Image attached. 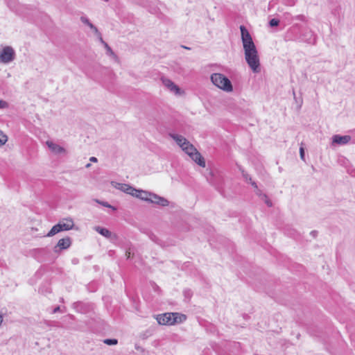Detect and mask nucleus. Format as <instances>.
Wrapping results in <instances>:
<instances>
[{
    "label": "nucleus",
    "mask_w": 355,
    "mask_h": 355,
    "mask_svg": "<svg viewBox=\"0 0 355 355\" xmlns=\"http://www.w3.org/2000/svg\"><path fill=\"white\" fill-rule=\"evenodd\" d=\"M80 20H81V22H83V23L89 22L88 19L85 16H82L80 18Z\"/></svg>",
    "instance_id": "393cba45"
},
{
    "label": "nucleus",
    "mask_w": 355,
    "mask_h": 355,
    "mask_svg": "<svg viewBox=\"0 0 355 355\" xmlns=\"http://www.w3.org/2000/svg\"><path fill=\"white\" fill-rule=\"evenodd\" d=\"M157 321L159 324L173 325L186 320L187 317L179 313H165L157 315Z\"/></svg>",
    "instance_id": "7ed1b4c3"
},
{
    "label": "nucleus",
    "mask_w": 355,
    "mask_h": 355,
    "mask_svg": "<svg viewBox=\"0 0 355 355\" xmlns=\"http://www.w3.org/2000/svg\"><path fill=\"white\" fill-rule=\"evenodd\" d=\"M149 202L154 203L162 207H166L169 204L168 200L153 193H152L150 198H149Z\"/></svg>",
    "instance_id": "f8f14e48"
},
{
    "label": "nucleus",
    "mask_w": 355,
    "mask_h": 355,
    "mask_svg": "<svg viewBox=\"0 0 355 355\" xmlns=\"http://www.w3.org/2000/svg\"><path fill=\"white\" fill-rule=\"evenodd\" d=\"M300 155L302 159H304V150L302 147L300 148Z\"/></svg>",
    "instance_id": "5701e85b"
},
{
    "label": "nucleus",
    "mask_w": 355,
    "mask_h": 355,
    "mask_svg": "<svg viewBox=\"0 0 355 355\" xmlns=\"http://www.w3.org/2000/svg\"><path fill=\"white\" fill-rule=\"evenodd\" d=\"M103 206L105 207H112L113 209H115L113 207H112L110 205H109L107 202H103L101 203Z\"/></svg>",
    "instance_id": "a878e982"
},
{
    "label": "nucleus",
    "mask_w": 355,
    "mask_h": 355,
    "mask_svg": "<svg viewBox=\"0 0 355 355\" xmlns=\"http://www.w3.org/2000/svg\"><path fill=\"white\" fill-rule=\"evenodd\" d=\"M169 135L175 141L182 150L192 159V160L199 166L205 167V161L201 154L185 137L175 133H170Z\"/></svg>",
    "instance_id": "f03ea898"
},
{
    "label": "nucleus",
    "mask_w": 355,
    "mask_h": 355,
    "mask_svg": "<svg viewBox=\"0 0 355 355\" xmlns=\"http://www.w3.org/2000/svg\"><path fill=\"white\" fill-rule=\"evenodd\" d=\"M95 230L97 232L106 238H110L112 235L111 232L106 228L98 226L95 227Z\"/></svg>",
    "instance_id": "f3484780"
},
{
    "label": "nucleus",
    "mask_w": 355,
    "mask_h": 355,
    "mask_svg": "<svg viewBox=\"0 0 355 355\" xmlns=\"http://www.w3.org/2000/svg\"><path fill=\"white\" fill-rule=\"evenodd\" d=\"M311 234L313 237H315V236H316V234H317V232H316V231H312V232H311Z\"/></svg>",
    "instance_id": "72a5a7b5"
},
{
    "label": "nucleus",
    "mask_w": 355,
    "mask_h": 355,
    "mask_svg": "<svg viewBox=\"0 0 355 355\" xmlns=\"http://www.w3.org/2000/svg\"><path fill=\"white\" fill-rule=\"evenodd\" d=\"M90 28L94 31V32L96 33V35L98 36V38L101 43L105 46L106 49V53L109 55H114V52L112 51V49L109 46V45L103 40V37H101V33L98 32L97 28L94 26V24H87Z\"/></svg>",
    "instance_id": "9d476101"
},
{
    "label": "nucleus",
    "mask_w": 355,
    "mask_h": 355,
    "mask_svg": "<svg viewBox=\"0 0 355 355\" xmlns=\"http://www.w3.org/2000/svg\"><path fill=\"white\" fill-rule=\"evenodd\" d=\"M89 166H90V164H87L86 165V167H87V168H88V167H89Z\"/></svg>",
    "instance_id": "c9c22d12"
},
{
    "label": "nucleus",
    "mask_w": 355,
    "mask_h": 355,
    "mask_svg": "<svg viewBox=\"0 0 355 355\" xmlns=\"http://www.w3.org/2000/svg\"><path fill=\"white\" fill-rule=\"evenodd\" d=\"M349 173L352 176H354V177H355V169H352V171H349Z\"/></svg>",
    "instance_id": "473e14b6"
},
{
    "label": "nucleus",
    "mask_w": 355,
    "mask_h": 355,
    "mask_svg": "<svg viewBox=\"0 0 355 355\" xmlns=\"http://www.w3.org/2000/svg\"><path fill=\"white\" fill-rule=\"evenodd\" d=\"M182 48H184V49H190V48L187 47V46H182Z\"/></svg>",
    "instance_id": "f704fd0d"
},
{
    "label": "nucleus",
    "mask_w": 355,
    "mask_h": 355,
    "mask_svg": "<svg viewBox=\"0 0 355 355\" xmlns=\"http://www.w3.org/2000/svg\"><path fill=\"white\" fill-rule=\"evenodd\" d=\"M209 176H207L206 178H207V180L213 186H215L216 187V184L215 182H214L213 180V178H212V172L211 171H209Z\"/></svg>",
    "instance_id": "aec40b11"
},
{
    "label": "nucleus",
    "mask_w": 355,
    "mask_h": 355,
    "mask_svg": "<svg viewBox=\"0 0 355 355\" xmlns=\"http://www.w3.org/2000/svg\"><path fill=\"white\" fill-rule=\"evenodd\" d=\"M131 253H132V251H131V248H130L125 252V256L127 257V259H129L130 257Z\"/></svg>",
    "instance_id": "b1692460"
},
{
    "label": "nucleus",
    "mask_w": 355,
    "mask_h": 355,
    "mask_svg": "<svg viewBox=\"0 0 355 355\" xmlns=\"http://www.w3.org/2000/svg\"><path fill=\"white\" fill-rule=\"evenodd\" d=\"M269 24V28H273L274 27L277 26L279 24Z\"/></svg>",
    "instance_id": "c85d7f7f"
},
{
    "label": "nucleus",
    "mask_w": 355,
    "mask_h": 355,
    "mask_svg": "<svg viewBox=\"0 0 355 355\" xmlns=\"http://www.w3.org/2000/svg\"><path fill=\"white\" fill-rule=\"evenodd\" d=\"M240 30L245 62L254 73H259L261 70L260 60L252 37L243 25L240 26Z\"/></svg>",
    "instance_id": "f257e3e1"
},
{
    "label": "nucleus",
    "mask_w": 355,
    "mask_h": 355,
    "mask_svg": "<svg viewBox=\"0 0 355 355\" xmlns=\"http://www.w3.org/2000/svg\"><path fill=\"white\" fill-rule=\"evenodd\" d=\"M8 107V103L3 100H0V108H6Z\"/></svg>",
    "instance_id": "4be33fe9"
},
{
    "label": "nucleus",
    "mask_w": 355,
    "mask_h": 355,
    "mask_svg": "<svg viewBox=\"0 0 355 355\" xmlns=\"http://www.w3.org/2000/svg\"><path fill=\"white\" fill-rule=\"evenodd\" d=\"M111 185L114 188H115L118 190H120L127 194H130L131 196H132V193H134V191L135 189V188L132 187L130 184H124V183H119V182H117L115 181H112Z\"/></svg>",
    "instance_id": "6e6552de"
},
{
    "label": "nucleus",
    "mask_w": 355,
    "mask_h": 355,
    "mask_svg": "<svg viewBox=\"0 0 355 355\" xmlns=\"http://www.w3.org/2000/svg\"><path fill=\"white\" fill-rule=\"evenodd\" d=\"M89 160H90L91 162H97V161H98L97 158H96V157H91L89 158Z\"/></svg>",
    "instance_id": "c756f323"
},
{
    "label": "nucleus",
    "mask_w": 355,
    "mask_h": 355,
    "mask_svg": "<svg viewBox=\"0 0 355 355\" xmlns=\"http://www.w3.org/2000/svg\"><path fill=\"white\" fill-rule=\"evenodd\" d=\"M8 141V137L3 131L0 130V147L3 146Z\"/></svg>",
    "instance_id": "a211bd4d"
},
{
    "label": "nucleus",
    "mask_w": 355,
    "mask_h": 355,
    "mask_svg": "<svg viewBox=\"0 0 355 355\" xmlns=\"http://www.w3.org/2000/svg\"><path fill=\"white\" fill-rule=\"evenodd\" d=\"M255 193L261 198V200H264L268 207H270L272 206L271 200L268 198L266 194L262 193L261 191L259 188L255 190Z\"/></svg>",
    "instance_id": "2eb2a0df"
},
{
    "label": "nucleus",
    "mask_w": 355,
    "mask_h": 355,
    "mask_svg": "<svg viewBox=\"0 0 355 355\" xmlns=\"http://www.w3.org/2000/svg\"><path fill=\"white\" fill-rule=\"evenodd\" d=\"M250 183L255 188V189H257L258 188L255 182L251 181Z\"/></svg>",
    "instance_id": "7c9ffc66"
},
{
    "label": "nucleus",
    "mask_w": 355,
    "mask_h": 355,
    "mask_svg": "<svg viewBox=\"0 0 355 355\" xmlns=\"http://www.w3.org/2000/svg\"><path fill=\"white\" fill-rule=\"evenodd\" d=\"M293 20H300V21H306L305 16L304 15H297L292 19Z\"/></svg>",
    "instance_id": "412c9836"
},
{
    "label": "nucleus",
    "mask_w": 355,
    "mask_h": 355,
    "mask_svg": "<svg viewBox=\"0 0 355 355\" xmlns=\"http://www.w3.org/2000/svg\"><path fill=\"white\" fill-rule=\"evenodd\" d=\"M103 342L105 344L108 345H114L118 343V340L114 338H113V339L107 338V339L104 340Z\"/></svg>",
    "instance_id": "6ab92c4d"
},
{
    "label": "nucleus",
    "mask_w": 355,
    "mask_h": 355,
    "mask_svg": "<svg viewBox=\"0 0 355 355\" xmlns=\"http://www.w3.org/2000/svg\"><path fill=\"white\" fill-rule=\"evenodd\" d=\"M151 195V192L137 189H135L134 193H132V196L136 197L146 202H149V198H150Z\"/></svg>",
    "instance_id": "ddd939ff"
},
{
    "label": "nucleus",
    "mask_w": 355,
    "mask_h": 355,
    "mask_svg": "<svg viewBox=\"0 0 355 355\" xmlns=\"http://www.w3.org/2000/svg\"><path fill=\"white\" fill-rule=\"evenodd\" d=\"M352 140L349 135H334L331 137V145L344 146L347 144Z\"/></svg>",
    "instance_id": "0eeeda50"
},
{
    "label": "nucleus",
    "mask_w": 355,
    "mask_h": 355,
    "mask_svg": "<svg viewBox=\"0 0 355 355\" xmlns=\"http://www.w3.org/2000/svg\"><path fill=\"white\" fill-rule=\"evenodd\" d=\"M15 59V51L12 46H6L0 51V62L8 64Z\"/></svg>",
    "instance_id": "423d86ee"
},
{
    "label": "nucleus",
    "mask_w": 355,
    "mask_h": 355,
    "mask_svg": "<svg viewBox=\"0 0 355 355\" xmlns=\"http://www.w3.org/2000/svg\"><path fill=\"white\" fill-rule=\"evenodd\" d=\"M244 177L245 178V180L250 182L252 180V178L248 175H244Z\"/></svg>",
    "instance_id": "bb28decb"
},
{
    "label": "nucleus",
    "mask_w": 355,
    "mask_h": 355,
    "mask_svg": "<svg viewBox=\"0 0 355 355\" xmlns=\"http://www.w3.org/2000/svg\"><path fill=\"white\" fill-rule=\"evenodd\" d=\"M60 311V306H56L53 310V313H55L58 311Z\"/></svg>",
    "instance_id": "cd10ccee"
},
{
    "label": "nucleus",
    "mask_w": 355,
    "mask_h": 355,
    "mask_svg": "<svg viewBox=\"0 0 355 355\" xmlns=\"http://www.w3.org/2000/svg\"><path fill=\"white\" fill-rule=\"evenodd\" d=\"M302 40L305 41L308 43H313L315 42V35L311 31L306 33V34L303 35L302 37Z\"/></svg>",
    "instance_id": "dca6fc26"
},
{
    "label": "nucleus",
    "mask_w": 355,
    "mask_h": 355,
    "mask_svg": "<svg viewBox=\"0 0 355 355\" xmlns=\"http://www.w3.org/2000/svg\"><path fill=\"white\" fill-rule=\"evenodd\" d=\"M73 225L74 223L71 218H64L60 220L58 224L53 226L46 234V236L51 237L60 232L70 230L73 227Z\"/></svg>",
    "instance_id": "39448f33"
},
{
    "label": "nucleus",
    "mask_w": 355,
    "mask_h": 355,
    "mask_svg": "<svg viewBox=\"0 0 355 355\" xmlns=\"http://www.w3.org/2000/svg\"><path fill=\"white\" fill-rule=\"evenodd\" d=\"M211 83L218 88L230 92L233 90V86L230 80L223 73H214L210 77Z\"/></svg>",
    "instance_id": "20e7f679"
},
{
    "label": "nucleus",
    "mask_w": 355,
    "mask_h": 355,
    "mask_svg": "<svg viewBox=\"0 0 355 355\" xmlns=\"http://www.w3.org/2000/svg\"><path fill=\"white\" fill-rule=\"evenodd\" d=\"M162 80L163 85L171 92L174 93L175 94H180V87L178 85H176L172 80L166 78H162Z\"/></svg>",
    "instance_id": "9b49d317"
},
{
    "label": "nucleus",
    "mask_w": 355,
    "mask_h": 355,
    "mask_svg": "<svg viewBox=\"0 0 355 355\" xmlns=\"http://www.w3.org/2000/svg\"><path fill=\"white\" fill-rule=\"evenodd\" d=\"M46 144L51 151L54 154H63L65 153V149L63 147L51 141H47Z\"/></svg>",
    "instance_id": "4468645a"
},
{
    "label": "nucleus",
    "mask_w": 355,
    "mask_h": 355,
    "mask_svg": "<svg viewBox=\"0 0 355 355\" xmlns=\"http://www.w3.org/2000/svg\"><path fill=\"white\" fill-rule=\"evenodd\" d=\"M71 240L69 237L61 239L58 241L57 245L54 247L53 251L59 253L62 250H66L71 246Z\"/></svg>",
    "instance_id": "1a4fd4ad"
},
{
    "label": "nucleus",
    "mask_w": 355,
    "mask_h": 355,
    "mask_svg": "<svg viewBox=\"0 0 355 355\" xmlns=\"http://www.w3.org/2000/svg\"><path fill=\"white\" fill-rule=\"evenodd\" d=\"M269 22H271V23H273V22H279V19H276V18H273V19H270V20L269 21Z\"/></svg>",
    "instance_id": "2f4dec72"
}]
</instances>
